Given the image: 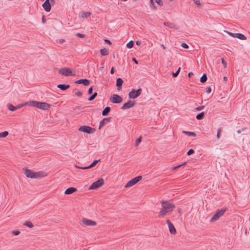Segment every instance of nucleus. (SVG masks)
<instances>
[{
  "mask_svg": "<svg viewBox=\"0 0 250 250\" xmlns=\"http://www.w3.org/2000/svg\"><path fill=\"white\" fill-rule=\"evenodd\" d=\"M59 73L62 74V75H64L65 76L75 75V73H73L71 69L67 67H64L59 69Z\"/></svg>",
  "mask_w": 250,
  "mask_h": 250,
  "instance_id": "obj_8",
  "label": "nucleus"
},
{
  "mask_svg": "<svg viewBox=\"0 0 250 250\" xmlns=\"http://www.w3.org/2000/svg\"><path fill=\"white\" fill-rule=\"evenodd\" d=\"M110 107L109 106H106L102 111L103 116H106L108 114L109 112L110 111Z\"/></svg>",
  "mask_w": 250,
  "mask_h": 250,
  "instance_id": "obj_22",
  "label": "nucleus"
},
{
  "mask_svg": "<svg viewBox=\"0 0 250 250\" xmlns=\"http://www.w3.org/2000/svg\"><path fill=\"white\" fill-rule=\"evenodd\" d=\"M77 108H78V109H80V108H81V106H77Z\"/></svg>",
  "mask_w": 250,
  "mask_h": 250,
  "instance_id": "obj_64",
  "label": "nucleus"
},
{
  "mask_svg": "<svg viewBox=\"0 0 250 250\" xmlns=\"http://www.w3.org/2000/svg\"><path fill=\"white\" fill-rule=\"evenodd\" d=\"M222 131V129L220 128H218L217 133V138L219 139L220 137V133Z\"/></svg>",
  "mask_w": 250,
  "mask_h": 250,
  "instance_id": "obj_37",
  "label": "nucleus"
},
{
  "mask_svg": "<svg viewBox=\"0 0 250 250\" xmlns=\"http://www.w3.org/2000/svg\"><path fill=\"white\" fill-rule=\"evenodd\" d=\"M9 133L7 131L0 133V137L4 138L8 135Z\"/></svg>",
  "mask_w": 250,
  "mask_h": 250,
  "instance_id": "obj_34",
  "label": "nucleus"
},
{
  "mask_svg": "<svg viewBox=\"0 0 250 250\" xmlns=\"http://www.w3.org/2000/svg\"><path fill=\"white\" fill-rule=\"evenodd\" d=\"M136 44L137 45H140L141 44V42L140 41H137L136 42Z\"/></svg>",
  "mask_w": 250,
  "mask_h": 250,
  "instance_id": "obj_57",
  "label": "nucleus"
},
{
  "mask_svg": "<svg viewBox=\"0 0 250 250\" xmlns=\"http://www.w3.org/2000/svg\"><path fill=\"white\" fill-rule=\"evenodd\" d=\"M237 133H241V130H238L237 131Z\"/></svg>",
  "mask_w": 250,
  "mask_h": 250,
  "instance_id": "obj_62",
  "label": "nucleus"
},
{
  "mask_svg": "<svg viewBox=\"0 0 250 250\" xmlns=\"http://www.w3.org/2000/svg\"><path fill=\"white\" fill-rule=\"evenodd\" d=\"M57 87L62 90L64 91L69 88L70 85L69 84H59L57 85Z\"/></svg>",
  "mask_w": 250,
  "mask_h": 250,
  "instance_id": "obj_20",
  "label": "nucleus"
},
{
  "mask_svg": "<svg viewBox=\"0 0 250 250\" xmlns=\"http://www.w3.org/2000/svg\"><path fill=\"white\" fill-rule=\"evenodd\" d=\"M111 119V117L104 118L100 122V125L99 129H101V127L104 126L105 125V121L106 122H110Z\"/></svg>",
  "mask_w": 250,
  "mask_h": 250,
  "instance_id": "obj_17",
  "label": "nucleus"
},
{
  "mask_svg": "<svg viewBox=\"0 0 250 250\" xmlns=\"http://www.w3.org/2000/svg\"><path fill=\"white\" fill-rule=\"evenodd\" d=\"M142 141V138L141 137H139V138H138L136 141V142H135V146H137L139 145V144L140 143V142H141Z\"/></svg>",
  "mask_w": 250,
  "mask_h": 250,
  "instance_id": "obj_39",
  "label": "nucleus"
},
{
  "mask_svg": "<svg viewBox=\"0 0 250 250\" xmlns=\"http://www.w3.org/2000/svg\"><path fill=\"white\" fill-rule=\"evenodd\" d=\"M193 75V73L192 72H189L188 74V76L190 77L191 76Z\"/></svg>",
  "mask_w": 250,
  "mask_h": 250,
  "instance_id": "obj_59",
  "label": "nucleus"
},
{
  "mask_svg": "<svg viewBox=\"0 0 250 250\" xmlns=\"http://www.w3.org/2000/svg\"><path fill=\"white\" fill-rule=\"evenodd\" d=\"M29 102H25L23 104H19L17 105L16 106V110L21 108V107H23L24 105H28Z\"/></svg>",
  "mask_w": 250,
  "mask_h": 250,
  "instance_id": "obj_30",
  "label": "nucleus"
},
{
  "mask_svg": "<svg viewBox=\"0 0 250 250\" xmlns=\"http://www.w3.org/2000/svg\"><path fill=\"white\" fill-rule=\"evenodd\" d=\"M183 133L185 134L188 136H192L194 137L196 136V134L193 132L183 131Z\"/></svg>",
  "mask_w": 250,
  "mask_h": 250,
  "instance_id": "obj_27",
  "label": "nucleus"
},
{
  "mask_svg": "<svg viewBox=\"0 0 250 250\" xmlns=\"http://www.w3.org/2000/svg\"><path fill=\"white\" fill-rule=\"evenodd\" d=\"M104 41L106 43H108V44H110H110H111V42L109 40H107V39H104Z\"/></svg>",
  "mask_w": 250,
  "mask_h": 250,
  "instance_id": "obj_51",
  "label": "nucleus"
},
{
  "mask_svg": "<svg viewBox=\"0 0 250 250\" xmlns=\"http://www.w3.org/2000/svg\"><path fill=\"white\" fill-rule=\"evenodd\" d=\"M77 84H83L84 85H88L90 84L89 80L86 79H81L75 81V82Z\"/></svg>",
  "mask_w": 250,
  "mask_h": 250,
  "instance_id": "obj_15",
  "label": "nucleus"
},
{
  "mask_svg": "<svg viewBox=\"0 0 250 250\" xmlns=\"http://www.w3.org/2000/svg\"><path fill=\"white\" fill-rule=\"evenodd\" d=\"M223 79H224V81H227V77H226V76H224V77H223Z\"/></svg>",
  "mask_w": 250,
  "mask_h": 250,
  "instance_id": "obj_60",
  "label": "nucleus"
},
{
  "mask_svg": "<svg viewBox=\"0 0 250 250\" xmlns=\"http://www.w3.org/2000/svg\"><path fill=\"white\" fill-rule=\"evenodd\" d=\"M76 167L77 168H80V169H87L89 168V167H88V166H87V167H79V166H76Z\"/></svg>",
  "mask_w": 250,
  "mask_h": 250,
  "instance_id": "obj_46",
  "label": "nucleus"
},
{
  "mask_svg": "<svg viewBox=\"0 0 250 250\" xmlns=\"http://www.w3.org/2000/svg\"><path fill=\"white\" fill-rule=\"evenodd\" d=\"M124 82L123 80L120 78H118L116 80V86L117 87V89L118 90H120L122 89V84Z\"/></svg>",
  "mask_w": 250,
  "mask_h": 250,
  "instance_id": "obj_18",
  "label": "nucleus"
},
{
  "mask_svg": "<svg viewBox=\"0 0 250 250\" xmlns=\"http://www.w3.org/2000/svg\"><path fill=\"white\" fill-rule=\"evenodd\" d=\"M204 107H205L204 105L198 106V107L196 108V110L197 111H200V110H202L203 109H204Z\"/></svg>",
  "mask_w": 250,
  "mask_h": 250,
  "instance_id": "obj_47",
  "label": "nucleus"
},
{
  "mask_svg": "<svg viewBox=\"0 0 250 250\" xmlns=\"http://www.w3.org/2000/svg\"><path fill=\"white\" fill-rule=\"evenodd\" d=\"M161 46L163 47L164 49H166V47L163 44H161Z\"/></svg>",
  "mask_w": 250,
  "mask_h": 250,
  "instance_id": "obj_61",
  "label": "nucleus"
},
{
  "mask_svg": "<svg viewBox=\"0 0 250 250\" xmlns=\"http://www.w3.org/2000/svg\"><path fill=\"white\" fill-rule=\"evenodd\" d=\"M134 45V42L133 41H129L126 44V46L128 48H131Z\"/></svg>",
  "mask_w": 250,
  "mask_h": 250,
  "instance_id": "obj_35",
  "label": "nucleus"
},
{
  "mask_svg": "<svg viewBox=\"0 0 250 250\" xmlns=\"http://www.w3.org/2000/svg\"><path fill=\"white\" fill-rule=\"evenodd\" d=\"M24 225L28 228H32L33 227V224L30 221H26L24 223Z\"/></svg>",
  "mask_w": 250,
  "mask_h": 250,
  "instance_id": "obj_33",
  "label": "nucleus"
},
{
  "mask_svg": "<svg viewBox=\"0 0 250 250\" xmlns=\"http://www.w3.org/2000/svg\"><path fill=\"white\" fill-rule=\"evenodd\" d=\"M23 170H24V174L28 178H39L44 176V172L42 171L34 172L27 168L23 169Z\"/></svg>",
  "mask_w": 250,
  "mask_h": 250,
  "instance_id": "obj_3",
  "label": "nucleus"
},
{
  "mask_svg": "<svg viewBox=\"0 0 250 250\" xmlns=\"http://www.w3.org/2000/svg\"><path fill=\"white\" fill-rule=\"evenodd\" d=\"M7 107L9 110L12 111H14L16 110V106H15L10 103L7 104Z\"/></svg>",
  "mask_w": 250,
  "mask_h": 250,
  "instance_id": "obj_23",
  "label": "nucleus"
},
{
  "mask_svg": "<svg viewBox=\"0 0 250 250\" xmlns=\"http://www.w3.org/2000/svg\"><path fill=\"white\" fill-rule=\"evenodd\" d=\"M227 33L230 36H231V37H234V38H236V37L235 36H236V33H231V32H228V31H227Z\"/></svg>",
  "mask_w": 250,
  "mask_h": 250,
  "instance_id": "obj_48",
  "label": "nucleus"
},
{
  "mask_svg": "<svg viewBox=\"0 0 250 250\" xmlns=\"http://www.w3.org/2000/svg\"><path fill=\"white\" fill-rule=\"evenodd\" d=\"M78 130L80 132H83L90 134L94 133L96 129L88 125H82L79 128Z\"/></svg>",
  "mask_w": 250,
  "mask_h": 250,
  "instance_id": "obj_5",
  "label": "nucleus"
},
{
  "mask_svg": "<svg viewBox=\"0 0 250 250\" xmlns=\"http://www.w3.org/2000/svg\"><path fill=\"white\" fill-rule=\"evenodd\" d=\"M104 184V180L103 178H101L97 181L93 182L89 187V189H95L102 186Z\"/></svg>",
  "mask_w": 250,
  "mask_h": 250,
  "instance_id": "obj_7",
  "label": "nucleus"
},
{
  "mask_svg": "<svg viewBox=\"0 0 250 250\" xmlns=\"http://www.w3.org/2000/svg\"><path fill=\"white\" fill-rule=\"evenodd\" d=\"M110 100L114 104H119L123 101V98L119 95L114 94L110 97Z\"/></svg>",
  "mask_w": 250,
  "mask_h": 250,
  "instance_id": "obj_11",
  "label": "nucleus"
},
{
  "mask_svg": "<svg viewBox=\"0 0 250 250\" xmlns=\"http://www.w3.org/2000/svg\"><path fill=\"white\" fill-rule=\"evenodd\" d=\"M235 36L236 37V38L242 40H245L246 39V36H245L243 34L241 33H236Z\"/></svg>",
  "mask_w": 250,
  "mask_h": 250,
  "instance_id": "obj_25",
  "label": "nucleus"
},
{
  "mask_svg": "<svg viewBox=\"0 0 250 250\" xmlns=\"http://www.w3.org/2000/svg\"><path fill=\"white\" fill-rule=\"evenodd\" d=\"M12 233L14 235H18L20 233V231L19 230H13L12 231Z\"/></svg>",
  "mask_w": 250,
  "mask_h": 250,
  "instance_id": "obj_45",
  "label": "nucleus"
},
{
  "mask_svg": "<svg viewBox=\"0 0 250 250\" xmlns=\"http://www.w3.org/2000/svg\"><path fill=\"white\" fill-rule=\"evenodd\" d=\"M142 179V176H137L133 179H132L131 180L128 181L126 184L125 185V188H128L131 187L134 185H135L137 183L139 182L140 180H141Z\"/></svg>",
  "mask_w": 250,
  "mask_h": 250,
  "instance_id": "obj_9",
  "label": "nucleus"
},
{
  "mask_svg": "<svg viewBox=\"0 0 250 250\" xmlns=\"http://www.w3.org/2000/svg\"><path fill=\"white\" fill-rule=\"evenodd\" d=\"M194 2L197 5H198V6H199L200 5H201V3L200 2V0H193Z\"/></svg>",
  "mask_w": 250,
  "mask_h": 250,
  "instance_id": "obj_49",
  "label": "nucleus"
},
{
  "mask_svg": "<svg viewBox=\"0 0 250 250\" xmlns=\"http://www.w3.org/2000/svg\"><path fill=\"white\" fill-rule=\"evenodd\" d=\"M76 95L80 97L82 96V93L81 91H78L76 93Z\"/></svg>",
  "mask_w": 250,
  "mask_h": 250,
  "instance_id": "obj_52",
  "label": "nucleus"
},
{
  "mask_svg": "<svg viewBox=\"0 0 250 250\" xmlns=\"http://www.w3.org/2000/svg\"><path fill=\"white\" fill-rule=\"evenodd\" d=\"M211 88L210 87H208L207 90V92L208 93H209L211 92Z\"/></svg>",
  "mask_w": 250,
  "mask_h": 250,
  "instance_id": "obj_55",
  "label": "nucleus"
},
{
  "mask_svg": "<svg viewBox=\"0 0 250 250\" xmlns=\"http://www.w3.org/2000/svg\"><path fill=\"white\" fill-rule=\"evenodd\" d=\"M101 161V159H98V160H94L91 164H90L88 167H89V168H92L93 167H94L96 165V164Z\"/></svg>",
  "mask_w": 250,
  "mask_h": 250,
  "instance_id": "obj_29",
  "label": "nucleus"
},
{
  "mask_svg": "<svg viewBox=\"0 0 250 250\" xmlns=\"http://www.w3.org/2000/svg\"><path fill=\"white\" fill-rule=\"evenodd\" d=\"M100 53L103 56H106L108 54V51L106 48H103L100 50Z\"/></svg>",
  "mask_w": 250,
  "mask_h": 250,
  "instance_id": "obj_26",
  "label": "nucleus"
},
{
  "mask_svg": "<svg viewBox=\"0 0 250 250\" xmlns=\"http://www.w3.org/2000/svg\"><path fill=\"white\" fill-rule=\"evenodd\" d=\"M76 36L77 37L81 38H84L85 37V35L84 34L79 33H77L76 34Z\"/></svg>",
  "mask_w": 250,
  "mask_h": 250,
  "instance_id": "obj_38",
  "label": "nucleus"
},
{
  "mask_svg": "<svg viewBox=\"0 0 250 250\" xmlns=\"http://www.w3.org/2000/svg\"><path fill=\"white\" fill-rule=\"evenodd\" d=\"M132 61L134 62L135 64H138V61L136 60V59L135 58H132Z\"/></svg>",
  "mask_w": 250,
  "mask_h": 250,
  "instance_id": "obj_54",
  "label": "nucleus"
},
{
  "mask_svg": "<svg viewBox=\"0 0 250 250\" xmlns=\"http://www.w3.org/2000/svg\"><path fill=\"white\" fill-rule=\"evenodd\" d=\"M163 24L165 25V26H166L169 28H174V29H178L179 28V26L173 23H171L170 22H164Z\"/></svg>",
  "mask_w": 250,
  "mask_h": 250,
  "instance_id": "obj_16",
  "label": "nucleus"
},
{
  "mask_svg": "<svg viewBox=\"0 0 250 250\" xmlns=\"http://www.w3.org/2000/svg\"><path fill=\"white\" fill-rule=\"evenodd\" d=\"M200 82L202 83L206 82L207 80V76L206 74H204L200 78Z\"/></svg>",
  "mask_w": 250,
  "mask_h": 250,
  "instance_id": "obj_28",
  "label": "nucleus"
},
{
  "mask_svg": "<svg viewBox=\"0 0 250 250\" xmlns=\"http://www.w3.org/2000/svg\"><path fill=\"white\" fill-rule=\"evenodd\" d=\"M181 46H182L185 49H187L188 48V45L185 42H182L181 44Z\"/></svg>",
  "mask_w": 250,
  "mask_h": 250,
  "instance_id": "obj_43",
  "label": "nucleus"
},
{
  "mask_svg": "<svg viewBox=\"0 0 250 250\" xmlns=\"http://www.w3.org/2000/svg\"><path fill=\"white\" fill-rule=\"evenodd\" d=\"M83 225L84 226H94L97 223L95 221L89 220L86 218H83L82 220Z\"/></svg>",
  "mask_w": 250,
  "mask_h": 250,
  "instance_id": "obj_13",
  "label": "nucleus"
},
{
  "mask_svg": "<svg viewBox=\"0 0 250 250\" xmlns=\"http://www.w3.org/2000/svg\"><path fill=\"white\" fill-rule=\"evenodd\" d=\"M186 163H187L186 162H184L183 164H181V165H178V166H175V167H173V170L176 169H177L178 168H179V167H182V166H184V165H186Z\"/></svg>",
  "mask_w": 250,
  "mask_h": 250,
  "instance_id": "obj_41",
  "label": "nucleus"
},
{
  "mask_svg": "<svg viewBox=\"0 0 250 250\" xmlns=\"http://www.w3.org/2000/svg\"><path fill=\"white\" fill-rule=\"evenodd\" d=\"M91 15V13L90 12H82L81 13V17L83 18H87Z\"/></svg>",
  "mask_w": 250,
  "mask_h": 250,
  "instance_id": "obj_21",
  "label": "nucleus"
},
{
  "mask_svg": "<svg viewBox=\"0 0 250 250\" xmlns=\"http://www.w3.org/2000/svg\"><path fill=\"white\" fill-rule=\"evenodd\" d=\"M135 104V101H128L126 103H125L121 107V109L123 110H125L134 106Z\"/></svg>",
  "mask_w": 250,
  "mask_h": 250,
  "instance_id": "obj_12",
  "label": "nucleus"
},
{
  "mask_svg": "<svg viewBox=\"0 0 250 250\" xmlns=\"http://www.w3.org/2000/svg\"><path fill=\"white\" fill-rule=\"evenodd\" d=\"M150 7L152 9L154 10L157 9L156 5L153 2V0H150Z\"/></svg>",
  "mask_w": 250,
  "mask_h": 250,
  "instance_id": "obj_31",
  "label": "nucleus"
},
{
  "mask_svg": "<svg viewBox=\"0 0 250 250\" xmlns=\"http://www.w3.org/2000/svg\"><path fill=\"white\" fill-rule=\"evenodd\" d=\"M55 2V0H45L42 6L45 11L49 12L51 9V4H53Z\"/></svg>",
  "mask_w": 250,
  "mask_h": 250,
  "instance_id": "obj_10",
  "label": "nucleus"
},
{
  "mask_svg": "<svg viewBox=\"0 0 250 250\" xmlns=\"http://www.w3.org/2000/svg\"><path fill=\"white\" fill-rule=\"evenodd\" d=\"M114 73V69L113 67H112L111 70H110V73L111 74H113Z\"/></svg>",
  "mask_w": 250,
  "mask_h": 250,
  "instance_id": "obj_56",
  "label": "nucleus"
},
{
  "mask_svg": "<svg viewBox=\"0 0 250 250\" xmlns=\"http://www.w3.org/2000/svg\"><path fill=\"white\" fill-rule=\"evenodd\" d=\"M142 90L141 88H139L137 90L132 89L128 93V97L130 99H134L139 97L141 93Z\"/></svg>",
  "mask_w": 250,
  "mask_h": 250,
  "instance_id": "obj_6",
  "label": "nucleus"
},
{
  "mask_svg": "<svg viewBox=\"0 0 250 250\" xmlns=\"http://www.w3.org/2000/svg\"><path fill=\"white\" fill-rule=\"evenodd\" d=\"M181 70V67H179L178 69H177V70L176 71V72L175 73H173L172 74V76L173 77H176L178 74H179V72Z\"/></svg>",
  "mask_w": 250,
  "mask_h": 250,
  "instance_id": "obj_36",
  "label": "nucleus"
},
{
  "mask_svg": "<svg viewBox=\"0 0 250 250\" xmlns=\"http://www.w3.org/2000/svg\"><path fill=\"white\" fill-rule=\"evenodd\" d=\"M92 92H93V86H91L88 90V94H91L92 93Z\"/></svg>",
  "mask_w": 250,
  "mask_h": 250,
  "instance_id": "obj_50",
  "label": "nucleus"
},
{
  "mask_svg": "<svg viewBox=\"0 0 250 250\" xmlns=\"http://www.w3.org/2000/svg\"><path fill=\"white\" fill-rule=\"evenodd\" d=\"M28 105L32 107H36L42 110H47L50 107V104L47 103L40 102L36 101L29 102Z\"/></svg>",
  "mask_w": 250,
  "mask_h": 250,
  "instance_id": "obj_2",
  "label": "nucleus"
},
{
  "mask_svg": "<svg viewBox=\"0 0 250 250\" xmlns=\"http://www.w3.org/2000/svg\"><path fill=\"white\" fill-rule=\"evenodd\" d=\"M221 62H222V63L223 64L224 67L226 68L227 63L223 58L221 59Z\"/></svg>",
  "mask_w": 250,
  "mask_h": 250,
  "instance_id": "obj_44",
  "label": "nucleus"
},
{
  "mask_svg": "<svg viewBox=\"0 0 250 250\" xmlns=\"http://www.w3.org/2000/svg\"><path fill=\"white\" fill-rule=\"evenodd\" d=\"M42 22L43 23H45V16L44 15H43L42 17Z\"/></svg>",
  "mask_w": 250,
  "mask_h": 250,
  "instance_id": "obj_53",
  "label": "nucleus"
},
{
  "mask_svg": "<svg viewBox=\"0 0 250 250\" xmlns=\"http://www.w3.org/2000/svg\"><path fill=\"white\" fill-rule=\"evenodd\" d=\"M204 116H205L204 112H202L200 113L199 114H198L196 115V118L197 120H199L203 119L204 118Z\"/></svg>",
  "mask_w": 250,
  "mask_h": 250,
  "instance_id": "obj_24",
  "label": "nucleus"
},
{
  "mask_svg": "<svg viewBox=\"0 0 250 250\" xmlns=\"http://www.w3.org/2000/svg\"><path fill=\"white\" fill-rule=\"evenodd\" d=\"M161 203L162 208L159 212V217H163L167 213H170L175 208V205L169 201H162Z\"/></svg>",
  "mask_w": 250,
  "mask_h": 250,
  "instance_id": "obj_1",
  "label": "nucleus"
},
{
  "mask_svg": "<svg viewBox=\"0 0 250 250\" xmlns=\"http://www.w3.org/2000/svg\"><path fill=\"white\" fill-rule=\"evenodd\" d=\"M98 94L97 92H94L91 96H90L88 100V101H91L92 100H93L97 96Z\"/></svg>",
  "mask_w": 250,
  "mask_h": 250,
  "instance_id": "obj_32",
  "label": "nucleus"
},
{
  "mask_svg": "<svg viewBox=\"0 0 250 250\" xmlns=\"http://www.w3.org/2000/svg\"><path fill=\"white\" fill-rule=\"evenodd\" d=\"M167 222L168 224L169 230L170 233L172 234H175L176 233V230L174 225L170 222L169 220H167Z\"/></svg>",
  "mask_w": 250,
  "mask_h": 250,
  "instance_id": "obj_14",
  "label": "nucleus"
},
{
  "mask_svg": "<svg viewBox=\"0 0 250 250\" xmlns=\"http://www.w3.org/2000/svg\"><path fill=\"white\" fill-rule=\"evenodd\" d=\"M59 42L60 43H62V42H65V40L61 39L59 40Z\"/></svg>",
  "mask_w": 250,
  "mask_h": 250,
  "instance_id": "obj_58",
  "label": "nucleus"
},
{
  "mask_svg": "<svg viewBox=\"0 0 250 250\" xmlns=\"http://www.w3.org/2000/svg\"><path fill=\"white\" fill-rule=\"evenodd\" d=\"M113 58L114 59H115V55H113Z\"/></svg>",
  "mask_w": 250,
  "mask_h": 250,
  "instance_id": "obj_63",
  "label": "nucleus"
},
{
  "mask_svg": "<svg viewBox=\"0 0 250 250\" xmlns=\"http://www.w3.org/2000/svg\"><path fill=\"white\" fill-rule=\"evenodd\" d=\"M77 190V188L74 187H70L67 188L65 191L64 194L66 195L72 194Z\"/></svg>",
  "mask_w": 250,
  "mask_h": 250,
  "instance_id": "obj_19",
  "label": "nucleus"
},
{
  "mask_svg": "<svg viewBox=\"0 0 250 250\" xmlns=\"http://www.w3.org/2000/svg\"><path fill=\"white\" fill-rule=\"evenodd\" d=\"M226 210L227 208L225 207L221 209L217 210L213 216L210 218V222H213L218 220L220 217L223 215Z\"/></svg>",
  "mask_w": 250,
  "mask_h": 250,
  "instance_id": "obj_4",
  "label": "nucleus"
},
{
  "mask_svg": "<svg viewBox=\"0 0 250 250\" xmlns=\"http://www.w3.org/2000/svg\"><path fill=\"white\" fill-rule=\"evenodd\" d=\"M194 153V150L193 149H190L188 150V151L187 152L188 155H190L191 154H192Z\"/></svg>",
  "mask_w": 250,
  "mask_h": 250,
  "instance_id": "obj_42",
  "label": "nucleus"
},
{
  "mask_svg": "<svg viewBox=\"0 0 250 250\" xmlns=\"http://www.w3.org/2000/svg\"><path fill=\"white\" fill-rule=\"evenodd\" d=\"M155 2L160 6H162L164 4L163 1L162 0H155Z\"/></svg>",
  "mask_w": 250,
  "mask_h": 250,
  "instance_id": "obj_40",
  "label": "nucleus"
}]
</instances>
